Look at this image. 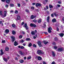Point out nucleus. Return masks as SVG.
I'll use <instances>...</instances> for the list:
<instances>
[{"mask_svg":"<svg viewBox=\"0 0 64 64\" xmlns=\"http://www.w3.org/2000/svg\"><path fill=\"white\" fill-rule=\"evenodd\" d=\"M46 24V22H44V26H46V24Z\"/></svg>","mask_w":64,"mask_h":64,"instance_id":"nucleus-60","label":"nucleus"},{"mask_svg":"<svg viewBox=\"0 0 64 64\" xmlns=\"http://www.w3.org/2000/svg\"><path fill=\"white\" fill-rule=\"evenodd\" d=\"M51 16L52 17H54V14H51Z\"/></svg>","mask_w":64,"mask_h":64,"instance_id":"nucleus-47","label":"nucleus"},{"mask_svg":"<svg viewBox=\"0 0 64 64\" xmlns=\"http://www.w3.org/2000/svg\"><path fill=\"white\" fill-rule=\"evenodd\" d=\"M43 64H47V63L46 62H45L44 61L43 62Z\"/></svg>","mask_w":64,"mask_h":64,"instance_id":"nucleus-48","label":"nucleus"},{"mask_svg":"<svg viewBox=\"0 0 64 64\" xmlns=\"http://www.w3.org/2000/svg\"><path fill=\"white\" fill-rule=\"evenodd\" d=\"M15 60H18V58H15Z\"/></svg>","mask_w":64,"mask_h":64,"instance_id":"nucleus-64","label":"nucleus"},{"mask_svg":"<svg viewBox=\"0 0 64 64\" xmlns=\"http://www.w3.org/2000/svg\"><path fill=\"white\" fill-rule=\"evenodd\" d=\"M13 10H11L10 11V13H13Z\"/></svg>","mask_w":64,"mask_h":64,"instance_id":"nucleus-63","label":"nucleus"},{"mask_svg":"<svg viewBox=\"0 0 64 64\" xmlns=\"http://www.w3.org/2000/svg\"><path fill=\"white\" fill-rule=\"evenodd\" d=\"M36 17V16H34L33 15H32L31 16L30 18L32 19H33L34 18H35Z\"/></svg>","mask_w":64,"mask_h":64,"instance_id":"nucleus-5","label":"nucleus"},{"mask_svg":"<svg viewBox=\"0 0 64 64\" xmlns=\"http://www.w3.org/2000/svg\"><path fill=\"white\" fill-rule=\"evenodd\" d=\"M54 15L55 16H57L58 15V14H56V13H54Z\"/></svg>","mask_w":64,"mask_h":64,"instance_id":"nucleus-51","label":"nucleus"},{"mask_svg":"<svg viewBox=\"0 0 64 64\" xmlns=\"http://www.w3.org/2000/svg\"><path fill=\"white\" fill-rule=\"evenodd\" d=\"M19 53L21 55H24V54H25V53H24V52H22V51H19Z\"/></svg>","mask_w":64,"mask_h":64,"instance_id":"nucleus-7","label":"nucleus"},{"mask_svg":"<svg viewBox=\"0 0 64 64\" xmlns=\"http://www.w3.org/2000/svg\"><path fill=\"white\" fill-rule=\"evenodd\" d=\"M12 26L14 28H15V25L14 24H13L12 25Z\"/></svg>","mask_w":64,"mask_h":64,"instance_id":"nucleus-36","label":"nucleus"},{"mask_svg":"<svg viewBox=\"0 0 64 64\" xmlns=\"http://www.w3.org/2000/svg\"><path fill=\"white\" fill-rule=\"evenodd\" d=\"M59 35L61 37H63L64 36V34L61 33L59 34Z\"/></svg>","mask_w":64,"mask_h":64,"instance_id":"nucleus-21","label":"nucleus"},{"mask_svg":"<svg viewBox=\"0 0 64 64\" xmlns=\"http://www.w3.org/2000/svg\"><path fill=\"white\" fill-rule=\"evenodd\" d=\"M5 50L6 51H9V48H8V47H6L5 48Z\"/></svg>","mask_w":64,"mask_h":64,"instance_id":"nucleus-17","label":"nucleus"},{"mask_svg":"<svg viewBox=\"0 0 64 64\" xmlns=\"http://www.w3.org/2000/svg\"><path fill=\"white\" fill-rule=\"evenodd\" d=\"M22 37H23V36L22 35H20L19 37V38H20V39H21Z\"/></svg>","mask_w":64,"mask_h":64,"instance_id":"nucleus-32","label":"nucleus"},{"mask_svg":"<svg viewBox=\"0 0 64 64\" xmlns=\"http://www.w3.org/2000/svg\"><path fill=\"white\" fill-rule=\"evenodd\" d=\"M47 2H48V0H46L44 1V2H43L44 4V5H45L46 4V3Z\"/></svg>","mask_w":64,"mask_h":64,"instance_id":"nucleus-22","label":"nucleus"},{"mask_svg":"<svg viewBox=\"0 0 64 64\" xmlns=\"http://www.w3.org/2000/svg\"><path fill=\"white\" fill-rule=\"evenodd\" d=\"M30 39L29 38H27L26 39V41H29Z\"/></svg>","mask_w":64,"mask_h":64,"instance_id":"nucleus-34","label":"nucleus"},{"mask_svg":"<svg viewBox=\"0 0 64 64\" xmlns=\"http://www.w3.org/2000/svg\"><path fill=\"white\" fill-rule=\"evenodd\" d=\"M57 6L58 7H60V5L59 4H57Z\"/></svg>","mask_w":64,"mask_h":64,"instance_id":"nucleus-59","label":"nucleus"},{"mask_svg":"<svg viewBox=\"0 0 64 64\" xmlns=\"http://www.w3.org/2000/svg\"><path fill=\"white\" fill-rule=\"evenodd\" d=\"M11 38H12V42H14L15 41V37L13 36H11Z\"/></svg>","mask_w":64,"mask_h":64,"instance_id":"nucleus-4","label":"nucleus"},{"mask_svg":"<svg viewBox=\"0 0 64 64\" xmlns=\"http://www.w3.org/2000/svg\"><path fill=\"white\" fill-rule=\"evenodd\" d=\"M52 64H56L55 62H52Z\"/></svg>","mask_w":64,"mask_h":64,"instance_id":"nucleus-54","label":"nucleus"},{"mask_svg":"<svg viewBox=\"0 0 64 64\" xmlns=\"http://www.w3.org/2000/svg\"><path fill=\"white\" fill-rule=\"evenodd\" d=\"M33 46L34 47H36V45H35V44H34L33 45Z\"/></svg>","mask_w":64,"mask_h":64,"instance_id":"nucleus-50","label":"nucleus"},{"mask_svg":"<svg viewBox=\"0 0 64 64\" xmlns=\"http://www.w3.org/2000/svg\"><path fill=\"white\" fill-rule=\"evenodd\" d=\"M6 2L7 4H9L10 3V0H7Z\"/></svg>","mask_w":64,"mask_h":64,"instance_id":"nucleus-26","label":"nucleus"},{"mask_svg":"<svg viewBox=\"0 0 64 64\" xmlns=\"http://www.w3.org/2000/svg\"><path fill=\"white\" fill-rule=\"evenodd\" d=\"M0 24H1L2 25V26H3V23H2V21H0Z\"/></svg>","mask_w":64,"mask_h":64,"instance_id":"nucleus-41","label":"nucleus"},{"mask_svg":"<svg viewBox=\"0 0 64 64\" xmlns=\"http://www.w3.org/2000/svg\"><path fill=\"white\" fill-rule=\"evenodd\" d=\"M50 19V16H48L47 17V21L48 22H49V19Z\"/></svg>","mask_w":64,"mask_h":64,"instance_id":"nucleus-15","label":"nucleus"},{"mask_svg":"<svg viewBox=\"0 0 64 64\" xmlns=\"http://www.w3.org/2000/svg\"><path fill=\"white\" fill-rule=\"evenodd\" d=\"M31 58V56H28L27 58V59L29 60V59H30Z\"/></svg>","mask_w":64,"mask_h":64,"instance_id":"nucleus-31","label":"nucleus"},{"mask_svg":"<svg viewBox=\"0 0 64 64\" xmlns=\"http://www.w3.org/2000/svg\"><path fill=\"white\" fill-rule=\"evenodd\" d=\"M43 43H44V44L45 45H46V44H47V43H48V42H46V41H45V40H44L43 42Z\"/></svg>","mask_w":64,"mask_h":64,"instance_id":"nucleus-16","label":"nucleus"},{"mask_svg":"<svg viewBox=\"0 0 64 64\" xmlns=\"http://www.w3.org/2000/svg\"><path fill=\"white\" fill-rule=\"evenodd\" d=\"M31 9H32V10H33L34 9V6H32L31 7Z\"/></svg>","mask_w":64,"mask_h":64,"instance_id":"nucleus-37","label":"nucleus"},{"mask_svg":"<svg viewBox=\"0 0 64 64\" xmlns=\"http://www.w3.org/2000/svg\"><path fill=\"white\" fill-rule=\"evenodd\" d=\"M38 59L39 61H40L42 60V58L40 56H38Z\"/></svg>","mask_w":64,"mask_h":64,"instance_id":"nucleus-10","label":"nucleus"},{"mask_svg":"<svg viewBox=\"0 0 64 64\" xmlns=\"http://www.w3.org/2000/svg\"><path fill=\"white\" fill-rule=\"evenodd\" d=\"M1 15V16L2 17V18H4V17H5L6 16L4 14V15H3L2 14Z\"/></svg>","mask_w":64,"mask_h":64,"instance_id":"nucleus-24","label":"nucleus"},{"mask_svg":"<svg viewBox=\"0 0 64 64\" xmlns=\"http://www.w3.org/2000/svg\"><path fill=\"white\" fill-rule=\"evenodd\" d=\"M62 50H63V48H58V51H60V52H61V51H62Z\"/></svg>","mask_w":64,"mask_h":64,"instance_id":"nucleus-9","label":"nucleus"},{"mask_svg":"<svg viewBox=\"0 0 64 64\" xmlns=\"http://www.w3.org/2000/svg\"><path fill=\"white\" fill-rule=\"evenodd\" d=\"M56 44V43L55 42H54L52 43V45H55Z\"/></svg>","mask_w":64,"mask_h":64,"instance_id":"nucleus-57","label":"nucleus"},{"mask_svg":"<svg viewBox=\"0 0 64 64\" xmlns=\"http://www.w3.org/2000/svg\"><path fill=\"white\" fill-rule=\"evenodd\" d=\"M54 48L55 49H57V47L56 46H54Z\"/></svg>","mask_w":64,"mask_h":64,"instance_id":"nucleus-52","label":"nucleus"},{"mask_svg":"<svg viewBox=\"0 0 64 64\" xmlns=\"http://www.w3.org/2000/svg\"><path fill=\"white\" fill-rule=\"evenodd\" d=\"M4 15L6 16V14H7V12L6 11H4Z\"/></svg>","mask_w":64,"mask_h":64,"instance_id":"nucleus-29","label":"nucleus"},{"mask_svg":"<svg viewBox=\"0 0 64 64\" xmlns=\"http://www.w3.org/2000/svg\"><path fill=\"white\" fill-rule=\"evenodd\" d=\"M33 22H34L35 23H36L37 22V20H33Z\"/></svg>","mask_w":64,"mask_h":64,"instance_id":"nucleus-40","label":"nucleus"},{"mask_svg":"<svg viewBox=\"0 0 64 64\" xmlns=\"http://www.w3.org/2000/svg\"><path fill=\"white\" fill-rule=\"evenodd\" d=\"M6 33H8L9 32V30H8V29H6Z\"/></svg>","mask_w":64,"mask_h":64,"instance_id":"nucleus-19","label":"nucleus"},{"mask_svg":"<svg viewBox=\"0 0 64 64\" xmlns=\"http://www.w3.org/2000/svg\"><path fill=\"white\" fill-rule=\"evenodd\" d=\"M31 33L32 35H35V32L34 31L32 32Z\"/></svg>","mask_w":64,"mask_h":64,"instance_id":"nucleus-28","label":"nucleus"},{"mask_svg":"<svg viewBox=\"0 0 64 64\" xmlns=\"http://www.w3.org/2000/svg\"><path fill=\"white\" fill-rule=\"evenodd\" d=\"M44 33H45V34H48V33L47 32H44Z\"/></svg>","mask_w":64,"mask_h":64,"instance_id":"nucleus-61","label":"nucleus"},{"mask_svg":"<svg viewBox=\"0 0 64 64\" xmlns=\"http://www.w3.org/2000/svg\"><path fill=\"white\" fill-rule=\"evenodd\" d=\"M49 7L50 8H52L53 7V6H52L51 4L49 5Z\"/></svg>","mask_w":64,"mask_h":64,"instance_id":"nucleus-33","label":"nucleus"},{"mask_svg":"<svg viewBox=\"0 0 64 64\" xmlns=\"http://www.w3.org/2000/svg\"><path fill=\"white\" fill-rule=\"evenodd\" d=\"M10 6L11 7H13L14 6V4H10Z\"/></svg>","mask_w":64,"mask_h":64,"instance_id":"nucleus-44","label":"nucleus"},{"mask_svg":"<svg viewBox=\"0 0 64 64\" xmlns=\"http://www.w3.org/2000/svg\"><path fill=\"white\" fill-rule=\"evenodd\" d=\"M5 40H4L2 41V43H5Z\"/></svg>","mask_w":64,"mask_h":64,"instance_id":"nucleus-39","label":"nucleus"},{"mask_svg":"<svg viewBox=\"0 0 64 64\" xmlns=\"http://www.w3.org/2000/svg\"><path fill=\"white\" fill-rule=\"evenodd\" d=\"M17 45H18V43H17V42H16V41H15L14 42V46H17Z\"/></svg>","mask_w":64,"mask_h":64,"instance_id":"nucleus-23","label":"nucleus"},{"mask_svg":"<svg viewBox=\"0 0 64 64\" xmlns=\"http://www.w3.org/2000/svg\"><path fill=\"white\" fill-rule=\"evenodd\" d=\"M41 6V4L39 3H38L36 4V6L38 7V6Z\"/></svg>","mask_w":64,"mask_h":64,"instance_id":"nucleus-11","label":"nucleus"},{"mask_svg":"<svg viewBox=\"0 0 64 64\" xmlns=\"http://www.w3.org/2000/svg\"><path fill=\"white\" fill-rule=\"evenodd\" d=\"M16 16V18L18 20H20V15H18L17 16Z\"/></svg>","mask_w":64,"mask_h":64,"instance_id":"nucleus-8","label":"nucleus"},{"mask_svg":"<svg viewBox=\"0 0 64 64\" xmlns=\"http://www.w3.org/2000/svg\"><path fill=\"white\" fill-rule=\"evenodd\" d=\"M52 21L53 22H55L56 21V20L55 18H54L52 20Z\"/></svg>","mask_w":64,"mask_h":64,"instance_id":"nucleus-20","label":"nucleus"},{"mask_svg":"<svg viewBox=\"0 0 64 64\" xmlns=\"http://www.w3.org/2000/svg\"><path fill=\"white\" fill-rule=\"evenodd\" d=\"M41 21H42V20H41V19H40L38 20V23H41Z\"/></svg>","mask_w":64,"mask_h":64,"instance_id":"nucleus-25","label":"nucleus"},{"mask_svg":"<svg viewBox=\"0 0 64 64\" xmlns=\"http://www.w3.org/2000/svg\"><path fill=\"white\" fill-rule=\"evenodd\" d=\"M58 3L59 4H61V2L59 1L58 2Z\"/></svg>","mask_w":64,"mask_h":64,"instance_id":"nucleus-56","label":"nucleus"},{"mask_svg":"<svg viewBox=\"0 0 64 64\" xmlns=\"http://www.w3.org/2000/svg\"><path fill=\"white\" fill-rule=\"evenodd\" d=\"M59 28H58L57 27V31H59Z\"/></svg>","mask_w":64,"mask_h":64,"instance_id":"nucleus-62","label":"nucleus"},{"mask_svg":"<svg viewBox=\"0 0 64 64\" xmlns=\"http://www.w3.org/2000/svg\"><path fill=\"white\" fill-rule=\"evenodd\" d=\"M3 60L6 62L7 61V59L5 58H4Z\"/></svg>","mask_w":64,"mask_h":64,"instance_id":"nucleus-30","label":"nucleus"},{"mask_svg":"<svg viewBox=\"0 0 64 64\" xmlns=\"http://www.w3.org/2000/svg\"><path fill=\"white\" fill-rule=\"evenodd\" d=\"M18 7H20V4H18Z\"/></svg>","mask_w":64,"mask_h":64,"instance_id":"nucleus-55","label":"nucleus"},{"mask_svg":"<svg viewBox=\"0 0 64 64\" xmlns=\"http://www.w3.org/2000/svg\"><path fill=\"white\" fill-rule=\"evenodd\" d=\"M2 14V11H0V15H1Z\"/></svg>","mask_w":64,"mask_h":64,"instance_id":"nucleus-45","label":"nucleus"},{"mask_svg":"<svg viewBox=\"0 0 64 64\" xmlns=\"http://www.w3.org/2000/svg\"><path fill=\"white\" fill-rule=\"evenodd\" d=\"M38 44L39 46V47H42V45L41 44V42H38Z\"/></svg>","mask_w":64,"mask_h":64,"instance_id":"nucleus-3","label":"nucleus"},{"mask_svg":"<svg viewBox=\"0 0 64 64\" xmlns=\"http://www.w3.org/2000/svg\"><path fill=\"white\" fill-rule=\"evenodd\" d=\"M14 13H15V14H18V11L16 10H15Z\"/></svg>","mask_w":64,"mask_h":64,"instance_id":"nucleus-35","label":"nucleus"},{"mask_svg":"<svg viewBox=\"0 0 64 64\" xmlns=\"http://www.w3.org/2000/svg\"><path fill=\"white\" fill-rule=\"evenodd\" d=\"M24 27L25 28H26V29H28V28L27 26V24H26V23L24 25Z\"/></svg>","mask_w":64,"mask_h":64,"instance_id":"nucleus-13","label":"nucleus"},{"mask_svg":"<svg viewBox=\"0 0 64 64\" xmlns=\"http://www.w3.org/2000/svg\"><path fill=\"white\" fill-rule=\"evenodd\" d=\"M0 51H1L0 55H3V54H4V52H3V50L1 49V50Z\"/></svg>","mask_w":64,"mask_h":64,"instance_id":"nucleus-14","label":"nucleus"},{"mask_svg":"<svg viewBox=\"0 0 64 64\" xmlns=\"http://www.w3.org/2000/svg\"><path fill=\"white\" fill-rule=\"evenodd\" d=\"M26 12H28V13H29V10H26Z\"/></svg>","mask_w":64,"mask_h":64,"instance_id":"nucleus-46","label":"nucleus"},{"mask_svg":"<svg viewBox=\"0 0 64 64\" xmlns=\"http://www.w3.org/2000/svg\"><path fill=\"white\" fill-rule=\"evenodd\" d=\"M37 53L38 55H41L44 54V52H42V51L40 50H38L37 51Z\"/></svg>","mask_w":64,"mask_h":64,"instance_id":"nucleus-1","label":"nucleus"},{"mask_svg":"<svg viewBox=\"0 0 64 64\" xmlns=\"http://www.w3.org/2000/svg\"><path fill=\"white\" fill-rule=\"evenodd\" d=\"M12 34L14 35V34H16V32H15L14 31H13L12 32Z\"/></svg>","mask_w":64,"mask_h":64,"instance_id":"nucleus-27","label":"nucleus"},{"mask_svg":"<svg viewBox=\"0 0 64 64\" xmlns=\"http://www.w3.org/2000/svg\"><path fill=\"white\" fill-rule=\"evenodd\" d=\"M52 55L53 56V57H55V56L56 55L55 54V52H54L53 51L52 52Z\"/></svg>","mask_w":64,"mask_h":64,"instance_id":"nucleus-12","label":"nucleus"},{"mask_svg":"<svg viewBox=\"0 0 64 64\" xmlns=\"http://www.w3.org/2000/svg\"><path fill=\"white\" fill-rule=\"evenodd\" d=\"M20 48L22 49H23L24 48V47L23 46H21Z\"/></svg>","mask_w":64,"mask_h":64,"instance_id":"nucleus-42","label":"nucleus"},{"mask_svg":"<svg viewBox=\"0 0 64 64\" xmlns=\"http://www.w3.org/2000/svg\"><path fill=\"white\" fill-rule=\"evenodd\" d=\"M54 40L56 41H57V40H58V38H57L56 37L54 38Z\"/></svg>","mask_w":64,"mask_h":64,"instance_id":"nucleus-49","label":"nucleus"},{"mask_svg":"<svg viewBox=\"0 0 64 64\" xmlns=\"http://www.w3.org/2000/svg\"><path fill=\"white\" fill-rule=\"evenodd\" d=\"M62 20L64 21L63 23H64V18H63L62 19Z\"/></svg>","mask_w":64,"mask_h":64,"instance_id":"nucleus-58","label":"nucleus"},{"mask_svg":"<svg viewBox=\"0 0 64 64\" xmlns=\"http://www.w3.org/2000/svg\"><path fill=\"white\" fill-rule=\"evenodd\" d=\"M51 30H52V28L51 27H50L49 28H48V33H51Z\"/></svg>","mask_w":64,"mask_h":64,"instance_id":"nucleus-2","label":"nucleus"},{"mask_svg":"<svg viewBox=\"0 0 64 64\" xmlns=\"http://www.w3.org/2000/svg\"><path fill=\"white\" fill-rule=\"evenodd\" d=\"M5 7H6V8H8V4H6L5 6Z\"/></svg>","mask_w":64,"mask_h":64,"instance_id":"nucleus-53","label":"nucleus"},{"mask_svg":"<svg viewBox=\"0 0 64 64\" xmlns=\"http://www.w3.org/2000/svg\"><path fill=\"white\" fill-rule=\"evenodd\" d=\"M30 27H35L36 26L35 24H30Z\"/></svg>","mask_w":64,"mask_h":64,"instance_id":"nucleus-6","label":"nucleus"},{"mask_svg":"<svg viewBox=\"0 0 64 64\" xmlns=\"http://www.w3.org/2000/svg\"><path fill=\"white\" fill-rule=\"evenodd\" d=\"M24 42V40H22L20 41V42L21 43H23Z\"/></svg>","mask_w":64,"mask_h":64,"instance_id":"nucleus-38","label":"nucleus"},{"mask_svg":"<svg viewBox=\"0 0 64 64\" xmlns=\"http://www.w3.org/2000/svg\"><path fill=\"white\" fill-rule=\"evenodd\" d=\"M19 62L20 63H23L24 62V61L22 60H20L19 61Z\"/></svg>","mask_w":64,"mask_h":64,"instance_id":"nucleus-18","label":"nucleus"},{"mask_svg":"<svg viewBox=\"0 0 64 64\" xmlns=\"http://www.w3.org/2000/svg\"><path fill=\"white\" fill-rule=\"evenodd\" d=\"M32 45V44L31 43H30L29 44V45H28V46L29 47H30Z\"/></svg>","mask_w":64,"mask_h":64,"instance_id":"nucleus-43","label":"nucleus"}]
</instances>
